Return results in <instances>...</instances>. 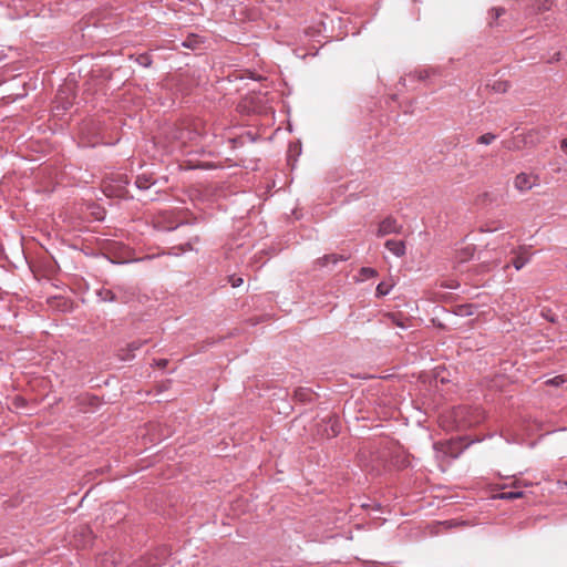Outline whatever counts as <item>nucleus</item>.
Instances as JSON below:
<instances>
[{"mask_svg":"<svg viewBox=\"0 0 567 567\" xmlns=\"http://www.w3.org/2000/svg\"><path fill=\"white\" fill-rule=\"evenodd\" d=\"M514 187L519 193H526L539 185V176L532 173L522 172L514 178Z\"/></svg>","mask_w":567,"mask_h":567,"instance_id":"f257e3e1","label":"nucleus"},{"mask_svg":"<svg viewBox=\"0 0 567 567\" xmlns=\"http://www.w3.org/2000/svg\"><path fill=\"white\" fill-rule=\"evenodd\" d=\"M402 230V225L398 223V220L393 217L384 218L378 228L377 235L379 237H383L391 234H399Z\"/></svg>","mask_w":567,"mask_h":567,"instance_id":"f03ea898","label":"nucleus"},{"mask_svg":"<svg viewBox=\"0 0 567 567\" xmlns=\"http://www.w3.org/2000/svg\"><path fill=\"white\" fill-rule=\"evenodd\" d=\"M515 255L513 266L516 270H520L530 260V252L527 246H519L511 250Z\"/></svg>","mask_w":567,"mask_h":567,"instance_id":"7ed1b4c3","label":"nucleus"},{"mask_svg":"<svg viewBox=\"0 0 567 567\" xmlns=\"http://www.w3.org/2000/svg\"><path fill=\"white\" fill-rule=\"evenodd\" d=\"M97 297L101 301L104 302H122L127 303L130 301V297L118 296L117 292L113 289H100L97 291Z\"/></svg>","mask_w":567,"mask_h":567,"instance_id":"20e7f679","label":"nucleus"},{"mask_svg":"<svg viewBox=\"0 0 567 567\" xmlns=\"http://www.w3.org/2000/svg\"><path fill=\"white\" fill-rule=\"evenodd\" d=\"M385 247L395 257H402L405 254V245L402 240L389 239L385 241Z\"/></svg>","mask_w":567,"mask_h":567,"instance_id":"39448f33","label":"nucleus"},{"mask_svg":"<svg viewBox=\"0 0 567 567\" xmlns=\"http://www.w3.org/2000/svg\"><path fill=\"white\" fill-rule=\"evenodd\" d=\"M196 136V133L185 128H181L176 132L174 137L178 140L182 145H186L188 141H193Z\"/></svg>","mask_w":567,"mask_h":567,"instance_id":"423d86ee","label":"nucleus"},{"mask_svg":"<svg viewBox=\"0 0 567 567\" xmlns=\"http://www.w3.org/2000/svg\"><path fill=\"white\" fill-rule=\"evenodd\" d=\"M339 260H346V258H342V257L339 258L337 255L331 254V255H326L322 258L318 259V262L320 266H326L329 262L337 264Z\"/></svg>","mask_w":567,"mask_h":567,"instance_id":"0eeeda50","label":"nucleus"},{"mask_svg":"<svg viewBox=\"0 0 567 567\" xmlns=\"http://www.w3.org/2000/svg\"><path fill=\"white\" fill-rule=\"evenodd\" d=\"M509 87V83L507 81H495L492 85L493 91L497 93H505Z\"/></svg>","mask_w":567,"mask_h":567,"instance_id":"6e6552de","label":"nucleus"},{"mask_svg":"<svg viewBox=\"0 0 567 567\" xmlns=\"http://www.w3.org/2000/svg\"><path fill=\"white\" fill-rule=\"evenodd\" d=\"M496 137L497 136L493 133H486L477 138V143L483 145H489L496 140Z\"/></svg>","mask_w":567,"mask_h":567,"instance_id":"1a4fd4ad","label":"nucleus"},{"mask_svg":"<svg viewBox=\"0 0 567 567\" xmlns=\"http://www.w3.org/2000/svg\"><path fill=\"white\" fill-rule=\"evenodd\" d=\"M114 290L117 292L118 296L130 297V300L134 296V292L130 288L122 286V285L115 286Z\"/></svg>","mask_w":567,"mask_h":567,"instance_id":"9d476101","label":"nucleus"},{"mask_svg":"<svg viewBox=\"0 0 567 567\" xmlns=\"http://www.w3.org/2000/svg\"><path fill=\"white\" fill-rule=\"evenodd\" d=\"M392 285L388 282H380L377 286V295L378 296H386L391 291Z\"/></svg>","mask_w":567,"mask_h":567,"instance_id":"9b49d317","label":"nucleus"},{"mask_svg":"<svg viewBox=\"0 0 567 567\" xmlns=\"http://www.w3.org/2000/svg\"><path fill=\"white\" fill-rule=\"evenodd\" d=\"M566 379L563 375H556L545 381L546 385L560 386L565 383Z\"/></svg>","mask_w":567,"mask_h":567,"instance_id":"f8f14e48","label":"nucleus"},{"mask_svg":"<svg viewBox=\"0 0 567 567\" xmlns=\"http://www.w3.org/2000/svg\"><path fill=\"white\" fill-rule=\"evenodd\" d=\"M360 275L362 277V279H368V278H372V277H375L378 275L377 270L373 269V268H370V267H363L361 268L360 270Z\"/></svg>","mask_w":567,"mask_h":567,"instance_id":"ddd939ff","label":"nucleus"},{"mask_svg":"<svg viewBox=\"0 0 567 567\" xmlns=\"http://www.w3.org/2000/svg\"><path fill=\"white\" fill-rule=\"evenodd\" d=\"M135 184H136L137 188H140V189H147L152 183L150 182V179H147L143 176H137Z\"/></svg>","mask_w":567,"mask_h":567,"instance_id":"4468645a","label":"nucleus"},{"mask_svg":"<svg viewBox=\"0 0 567 567\" xmlns=\"http://www.w3.org/2000/svg\"><path fill=\"white\" fill-rule=\"evenodd\" d=\"M523 495L522 492H504L501 494V498L502 499H514V498H518Z\"/></svg>","mask_w":567,"mask_h":567,"instance_id":"2eb2a0df","label":"nucleus"},{"mask_svg":"<svg viewBox=\"0 0 567 567\" xmlns=\"http://www.w3.org/2000/svg\"><path fill=\"white\" fill-rule=\"evenodd\" d=\"M504 8H492L489 13L494 20L498 19L502 14H504Z\"/></svg>","mask_w":567,"mask_h":567,"instance_id":"dca6fc26","label":"nucleus"},{"mask_svg":"<svg viewBox=\"0 0 567 567\" xmlns=\"http://www.w3.org/2000/svg\"><path fill=\"white\" fill-rule=\"evenodd\" d=\"M244 282L243 278L240 277H236V276H230L229 277V284L231 285V287L234 288H237L239 286H241Z\"/></svg>","mask_w":567,"mask_h":567,"instance_id":"f3484780","label":"nucleus"},{"mask_svg":"<svg viewBox=\"0 0 567 567\" xmlns=\"http://www.w3.org/2000/svg\"><path fill=\"white\" fill-rule=\"evenodd\" d=\"M128 347H130V350H132V351H133V350H137V349H140V348L142 347V343H141V342H136V341H134V342L130 343V346H128Z\"/></svg>","mask_w":567,"mask_h":567,"instance_id":"a211bd4d","label":"nucleus"},{"mask_svg":"<svg viewBox=\"0 0 567 567\" xmlns=\"http://www.w3.org/2000/svg\"><path fill=\"white\" fill-rule=\"evenodd\" d=\"M561 148L567 150V138L561 142Z\"/></svg>","mask_w":567,"mask_h":567,"instance_id":"6ab92c4d","label":"nucleus"},{"mask_svg":"<svg viewBox=\"0 0 567 567\" xmlns=\"http://www.w3.org/2000/svg\"><path fill=\"white\" fill-rule=\"evenodd\" d=\"M464 313H465V315H467V316H471V315H472V312H471V311H465Z\"/></svg>","mask_w":567,"mask_h":567,"instance_id":"aec40b11","label":"nucleus"}]
</instances>
